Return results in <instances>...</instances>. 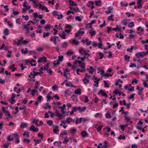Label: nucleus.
I'll use <instances>...</instances> for the list:
<instances>
[{
    "label": "nucleus",
    "mask_w": 148,
    "mask_h": 148,
    "mask_svg": "<svg viewBox=\"0 0 148 148\" xmlns=\"http://www.w3.org/2000/svg\"><path fill=\"white\" fill-rule=\"evenodd\" d=\"M72 120V119L71 117H68L66 120V121L69 124L71 121Z\"/></svg>",
    "instance_id": "29"
},
{
    "label": "nucleus",
    "mask_w": 148,
    "mask_h": 148,
    "mask_svg": "<svg viewBox=\"0 0 148 148\" xmlns=\"http://www.w3.org/2000/svg\"><path fill=\"white\" fill-rule=\"evenodd\" d=\"M106 117L107 118H110L111 117V116L110 112L107 113L106 114Z\"/></svg>",
    "instance_id": "30"
},
{
    "label": "nucleus",
    "mask_w": 148,
    "mask_h": 148,
    "mask_svg": "<svg viewBox=\"0 0 148 148\" xmlns=\"http://www.w3.org/2000/svg\"><path fill=\"white\" fill-rule=\"evenodd\" d=\"M82 119V118H80L79 119L78 118H77L75 121V123L77 124L81 123Z\"/></svg>",
    "instance_id": "17"
},
{
    "label": "nucleus",
    "mask_w": 148,
    "mask_h": 148,
    "mask_svg": "<svg viewBox=\"0 0 148 148\" xmlns=\"http://www.w3.org/2000/svg\"><path fill=\"white\" fill-rule=\"evenodd\" d=\"M49 63L46 64V65H45L44 67L43 68L42 67H41L40 69L42 71L45 70H47V69L49 67Z\"/></svg>",
    "instance_id": "8"
},
{
    "label": "nucleus",
    "mask_w": 148,
    "mask_h": 148,
    "mask_svg": "<svg viewBox=\"0 0 148 148\" xmlns=\"http://www.w3.org/2000/svg\"><path fill=\"white\" fill-rule=\"evenodd\" d=\"M100 93H101V95L102 96H104L105 97H107V95L106 94V93L104 92L103 90H101L98 93V94L99 95Z\"/></svg>",
    "instance_id": "7"
},
{
    "label": "nucleus",
    "mask_w": 148,
    "mask_h": 148,
    "mask_svg": "<svg viewBox=\"0 0 148 148\" xmlns=\"http://www.w3.org/2000/svg\"><path fill=\"white\" fill-rule=\"evenodd\" d=\"M121 43V42L120 41H118L116 44V45H117V48L118 49H120L122 46L121 45H120V46H119V44Z\"/></svg>",
    "instance_id": "44"
},
{
    "label": "nucleus",
    "mask_w": 148,
    "mask_h": 148,
    "mask_svg": "<svg viewBox=\"0 0 148 148\" xmlns=\"http://www.w3.org/2000/svg\"><path fill=\"white\" fill-rule=\"evenodd\" d=\"M81 135L83 137H85L86 136H88V134L85 131H82L81 132Z\"/></svg>",
    "instance_id": "14"
},
{
    "label": "nucleus",
    "mask_w": 148,
    "mask_h": 148,
    "mask_svg": "<svg viewBox=\"0 0 148 148\" xmlns=\"http://www.w3.org/2000/svg\"><path fill=\"white\" fill-rule=\"evenodd\" d=\"M73 52L71 51V50H69L66 52V54L67 55H73Z\"/></svg>",
    "instance_id": "54"
},
{
    "label": "nucleus",
    "mask_w": 148,
    "mask_h": 148,
    "mask_svg": "<svg viewBox=\"0 0 148 148\" xmlns=\"http://www.w3.org/2000/svg\"><path fill=\"white\" fill-rule=\"evenodd\" d=\"M9 33V31L7 28L5 29L4 30L3 34L5 36H7Z\"/></svg>",
    "instance_id": "19"
},
{
    "label": "nucleus",
    "mask_w": 148,
    "mask_h": 148,
    "mask_svg": "<svg viewBox=\"0 0 148 148\" xmlns=\"http://www.w3.org/2000/svg\"><path fill=\"white\" fill-rule=\"evenodd\" d=\"M41 59L44 62H46L47 58L45 57H42L41 58Z\"/></svg>",
    "instance_id": "61"
},
{
    "label": "nucleus",
    "mask_w": 148,
    "mask_h": 148,
    "mask_svg": "<svg viewBox=\"0 0 148 148\" xmlns=\"http://www.w3.org/2000/svg\"><path fill=\"white\" fill-rule=\"evenodd\" d=\"M58 36H54V37L53 42L55 45H56L57 44L56 42V39H58Z\"/></svg>",
    "instance_id": "35"
},
{
    "label": "nucleus",
    "mask_w": 148,
    "mask_h": 148,
    "mask_svg": "<svg viewBox=\"0 0 148 148\" xmlns=\"http://www.w3.org/2000/svg\"><path fill=\"white\" fill-rule=\"evenodd\" d=\"M85 50L82 48H80L79 49V52L81 53L82 55H83V53H84Z\"/></svg>",
    "instance_id": "26"
},
{
    "label": "nucleus",
    "mask_w": 148,
    "mask_h": 148,
    "mask_svg": "<svg viewBox=\"0 0 148 148\" xmlns=\"http://www.w3.org/2000/svg\"><path fill=\"white\" fill-rule=\"evenodd\" d=\"M62 34V35H61V38H62L64 39H65L66 38H65V36H66L65 33V32H63Z\"/></svg>",
    "instance_id": "56"
},
{
    "label": "nucleus",
    "mask_w": 148,
    "mask_h": 148,
    "mask_svg": "<svg viewBox=\"0 0 148 148\" xmlns=\"http://www.w3.org/2000/svg\"><path fill=\"white\" fill-rule=\"evenodd\" d=\"M129 67H136V64L135 63H131L130 64V65L129 66Z\"/></svg>",
    "instance_id": "53"
},
{
    "label": "nucleus",
    "mask_w": 148,
    "mask_h": 148,
    "mask_svg": "<svg viewBox=\"0 0 148 148\" xmlns=\"http://www.w3.org/2000/svg\"><path fill=\"white\" fill-rule=\"evenodd\" d=\"M58 88V86L56 85H54L52 87V89L54 90H55L56 89Z\"/></svg>",
    "instance_id": "62"
},
{
    "label": "nucleus",
    "mask_w": 148,
    "mask_h": 148,
    "mask_svg": "<svg viewBox=\"0 0 148 148\" xmlns=\"http://www.w3.org/2000/svg\"><path fill=\"white\" fill-rule=\"evenodd\" d=\"M121 23L123 25H126L127 24V18L124 19L121 21Z\"/></svg>",
    "instance_id": "9"
},
{
    "label": "nucleus",
    "mask_w": 148,
    "mask_h": 148,
    "mask_svg": "<svg viewBox=\"0 0 148 148\" xmlns=\"http://www.w3.org/2000/svg\"><path fill=\"white\" fill-rule=\"evenodd\" d=\"M144 54V52L142 51V52H139L136 53L135 55L136 57L137 58H143L144 56H145Z\"/></svg>",
    "instance_id": "1"
},
{
    "label": "nucleus",
    "mask_w": 148,
    "mask_h": 148,
    "mask_svg": "<svg viewBox=\"0 0 148 148\" xmlns=\"http://www.w3.org/2000/svg\"><path fill=\"white\" fill-rule=\"evenodd\" d=\"M68 45V43L66 42H64L63 45H62V47L63 48H66L67 47V46Z\"/></svg>",
    "instance_id": "46"
},
{
    "label": "nucleus",
    "mask_w": 148,
    "mask_h": 148,
    "mask_svg": "<svg viewBox=\"0 0 148 148\" xmlns=\"http://www.w3.org/2000/svg\"><path fill=\"white\" fill-rule=\"evenodd\" d=\"M89 33L90 34V35L91 37H92L94 35L96 34V32L95 31H93L92 32L91 31L89 32Z\"/></svg>",
    "instance_id": "42"
},
{
    "label": "nucleus",
    "mask_w": 148,
    "mask_h": 148,
    "mask_svg": "<svg viewBox=\"0 0 148 148\" xmlns=\"http://www.w3.org/2000/svg\"><path fill=\"white\" fill-rule=\"evenodd\" d=\"M71 43L73 44H74L76 45H77L79 44V42L76 40L74 39L72 40V42Z\"/></svg>",
    "instance_id": "25"
},
{
    "label": "nucleus",
    "mask_w": 148,
    "mask_h": 148,
    "mask_svg": "<svg viewBox=\"0 0 148 148\" xmlns=\"http://www.w3.org/2000/svg\"><path fill=\"white\" fill-rule=\"evenodd\" d=\"M103 82L104 83L105 87H106L107 88L109 87V86L108 84L105 80L103 81Z\"/></svg>",
    "instance_id": "60"
},
{
    "label": "nucleus",
    "mask_w": 148,
    "mask_h": 148,
    "mask_svg": "<svg viewBox=\"0 0 148 148\" xmlns=\"http://www.w3.org/2000/svg\"><path fill=\"white\" fill-rule=\"evenodd\" d=\"M38 4H39L40 7L39 8L40 9H41L42 10H45V8H46V7L45 6L43 5L42 6L40 3H38Z\"/></svg>",
    "instance_id": "31"
},
{
    "label": "nucleus",
    "mask_w": 148,
    "mask_h": 148,
    "mask_svg": "<svg viewBox=\"0 0 148 148\" xmlns=\"http://www.w3.org/2000/svg\"><path fill=\"white\" fill-rule=\"evenodd\" d=\"M77 108V110H79L80 112L84 111L86 109V108L85 106H84L83 108L78 106Z\"/></svg>",
    "instance_id": "5"
},
{
    "label": "nucleus",
    "mask_w": 148,
    "mask_h": 148,
    "mask_svg": "<svg viewBox=\"0 0 148 148\" xmlns=\"http://www.w3.org/2000/svg\"><path fill=\"white\" fill-rule=\"evenodd\" d=\"M23 40V38H22L21 39L18 40V43H16V44H17L18 46H19L21 42H22V40Z\"/></svg>",
    "instance_id": "38"
},
{
    "label": "nucleus",
    "mask_w": 148,
    "mask_h": 148,
    "mask_svg": "<svg viewBox=\"0 0 148 148\" xmlns=\"http://www.w3.org/2000/svg\"><path fill=\"white\" fill-rule=\"evenodd\" d=\"M42 98V97L41 95L39 96L38 97V101L39 102H40L41 101V99Z\"/></svg>",
    "instance_id": "63"
},
{
    "label": "nucleus",
    "mask_w": 148,
    "mask_h": 148,
    "mask_svg": "<svg viewBox=\"0 0 148 148\" xmlns=\"http://www.w3.org/2000/svg\"><path fill=\"white\" fill-rule=\"evenodd\" d=\"M8 100L9 101H10L11 104H13L14 103H15L16 101V100L15 99H10Z\"/></svg>",
    "instance_id": "40"
},
{
    "label": "nucleus",
    "mask_w": 148,
    "mask_h": 148,
    "mask_svg": "<svg viewBox=\"0 0 148 148\" xmlns=\"http://www.w3.org/2000/svg\"><path fill=\"white\" fill-rule=\"evenodd\" d=\"M34 141L35 142L34 145L35 146L37 144L40 143L41 142V140L39 139H34Z\"/></svg>",
    "instance_id": "16"
},
{
    "label": "nucleus",
    "mask_w": 148,
    "mask_h": 148,
    "mask_svg": "<svg viewBox=\"0 0 148 148\" xmlns=\"http://www.w3.org/2000/svg\"><path fill=\"white\" fill-rule=\"evenodd\" d=\"M28 76L30 77L33 78H34L35 77V74H34L33 73H31L29 75H28Z\"/></svg>",
    "instance_id": "41"
},
{
    "label": "nucleus",
    "mask_w": 148,
    "mask_h": 148,
    "mask_svg": "<svg viewBox=\"0 0 148 148\" xmlns=\"http://www.w3.org/2000/svg\"><path fill=\"white\" fill-rule=\"evenodd\" d=\"M104 145L102 146L101 147L102 148H108V146H107V143L106 141L105 140L104 142Z\"/></svg>",
    "instance_id": "24"
},
{
    "label": "nucleus",
    "mask_w": 148,
    "mask_h": 148,
    "mask_svg": "<svg viewBox=\"0 0 148 148\" xmlns=\"http://www.w3.org/2000/svg\"><path fill=\"white\" fill-rule=\"evenodd\" d=\"M66 108V105L65 104H64L63 105V107H62L61 106H59L58 107V108L59 109H62V111H61V112L63 113H65V112L64 111L65 110Z\"/></svg>",
    "instance_id": "10"
},
{
    "label": "nucleus",
    "mask_w": 148,
    "mask_h": 148,
    "mask_svg": "<svg viewBox=\"0 0 148 148\" xmlns=\"http://www.w3.org/2000/svg\"><path fill=\"white\" fill-rule=\"evenodd\" d=\"M37 92V91L36 90H32L31 92L32 93L31 94L33 96H34V94L35 92Z\"/></svg>",
    "instance_id": "52"
},
{
    "label": "nucleus",
    "mask_w": 148,
    "mask_h": 148,
    "mask_svg": "<svg viewBox=\"0 0 148 148\" xmlns=\"http://www.w3.org/2000/svg\"><path fill=\"white\" fill-rule=\"evenodd\" d=\"M83 82L85 84H87V83L89 82V80L87 79L86 77L82 80Z\"/></svg>",
    "instance_id": "21"
},
{
    "label": "nucleus",
    "mask_w": 148,
    "mask_h": 148,
    "mask_svg": "<svg viewBox=\"0 0 148 148\" xmlns=\"http://www.w3.org/2000/svg\"><path fill=\"white\" fill-rule=\"evenodd\" d=\"M43 35L42 36V37L43 38H45L46 37L48 36L50 33H49V32L46 33L45 32H43Z\"/></svg>",
    "instance_id": "18"
},
{
    "label": "nucleus",
    "mask_w": 148,
    "mask_h": 148,
    "mask_svg": "<svg viewBox=\"0 0 148 148\" xmlns=\"http://www.w3.org/2000/svg\"><path fill=\"white\" fill-rule=\"evenodd\" d=\"M74 92L75 94L78 95H80L81 93V90L80 88H78L76 90H75L74 91Z\"/></svg>",
    "instance_id": "12"
},
{
    "label": "nucleus",
    "mask_w": 148,
    "mask_h": 148,
    "mask_svg": "<svg viewBox=\"0 0 148 148\" xmlns=\"http://www.w3.org/2000/svg\"><path fill=\"white\" fill-rule=\"evenodd\" d=\"M143 81H144L143 84L144 86L146 88H148V84L147 83L145 80H143Z\"/></svg>",
    "instance_id": "49"
},
{
    "label": "nucleus",
    "mask_w": 148,
    "mask_h": 148,
    "mask_svg": "<svg viewBox=\"0 0 148 148\" xmlns=\"http://www.w3.org/2000/svg\"><path fill=\"white\" fill-rule=\"evenodd\" d=\"M21 53H24L26 54L28 53V51L27 50V48H25V50L24 49H21Z\"/></svg>",
    "instance_id": "20"
},
{
    "label": "nucleus",
    "mask_w": 148,
    "mask_h": 148,
    "mask_svg": "<svg viewBox=\"0 0 148 148\" xmlns=\"http://www.w3.org/2000/svg\"><path fill=\"white\" fill-rule=\"evenodd\" d=\"M144 66H143L142 67H144V68L148 69V63H144Z\"/></svg>",
    "instance_id": "32"
},
{
    "label": "nucleus",
    "mask_w": 148,
    "mask_h": 148,
    "mask_svg": "<svg viewBox=\"0 0 148 148\" xmlns=\"http://www.w3.org/2000/svg\"><path fill=\"white\" fill-rule=\"evenodd\" d=\"M135 95V94H134L131 95L130 97H128V99H133L134 97V96Z\"/></svg>",
    "instance_id": "59"
},
{
    "label": "nucleus",
    "mask_w": 148,
    "mask_h": 148,
    "mask_svg": "<svg viewBox=\"0 0 148 148\" xmlns=\"http://www.w3.org/2000/svg\"><path fill=\"white\" fill-rule=\"evenodd\" d=\"M5 115L6 116L7 115L9 117V118H10V119H11L12 117V116L11 115L9 112L8 111L6 112H5Z\"/></svg>",
    "instance_id": "23"
},
{
    "label": "nucleus",
    "mask_w": 148,
    "mask_h": 148,
    "mask_svg": "<svg viewBox=\"0 0 148 148\" xmlns=\"http://www.w3.org/2000/svg\"><path fill=\"white\" fill-rule=\"evenodd\" d=\"M55 113L57 114V116L60 120H61L62 119L63 115L61 114L57 109H56Z\"/></svg>",
    "instance_id": "3"
},
{
    "label": "nucleus",
    "mask_w": 148,
    "mask_h": 148,
    "mask_svg": "<svg viewBox=\"0 0 148 148\" xmlns=\"http://www.w3.org/2000/svg\"><path fill=\"white\" fill-rule=\"evenodd\" d=\"M124 58H125V61L128 62L130 60V57L129 56H127V55H126L124 56Z\"/></svg>",
    "instance_id": "27"
},
{
    "label": "nucleus",
    "mask_w": 148,
    "mask_h": 148,
    "mask_svg": "<svg viewBox=\"0 0 148 148\" xmlns=\"http://www.w3.org/2000/svg\"><path fill=\"white\" fill-rule=\"evenodd\" d=\"M118 139L119 140H121L122 139L125 140V136H123L122 135H120L118 137Z\"/></svg>",
    "instance_id": "28"
},
{
    "label": "nucleus",
    "mask_w": 148,
    "mask_h": 148,
    "mask_svg": "<svg viewBox=\"0 0 148 148\" xmlns=\"http://www.w3.org/2000/svg\"><path fill=\"white\" fill-rule=\"evenodd\" d=\"M76 130V129L72 128L71 130V132L72 134H74Z\"/></svg>",
    "instance_id": "51"
},
{
    "label": "nucleus",
    "mask_w": 148,
    "mask_h": 148,
    "mask_svg": "<svg viewBox=\"0 0 148 148\" xmlns=\"http://www.w3.org/2000/svg\"><path fill=\"white\" fill-rule=\"evenodd\" d=\"M29 130L33 132H38V127L35 128L34 126L32 125L30 127Z\"/></svg>",
    "instance_id": "2"
},
{
    "label": "nucleus",
    "mask_w": 148,
    "mask_h": 148,
    "mask_svg": "<svg viewBox=\"0 0 148 148\" xmlns=\"http://www.w3.org/2000/svg\"><path fill=\"white\" fill-rule=\"evenodd\" d=\"M79 65L80 66V67L82 69H84L85 66V64L83 62H82V63L81 64H79Z\"/></svg>",
    "instance_id": "33"
},
{
    "label": "nucleus",
    "mask_w": 148,
    "mask_h": 148,
    "mask_svg": "<svg viewBox=\"0 0 148 148\" xmlns=\"http://www.w3.org/2000/svg\"><path fill=\"white\" fill-rule=\"evenodd\" d=\"M38 82V81H37L35 83V88L36 89H37L38 88V86L39 84Z\"/></svg>",
    "instance_id": "57"
},
{
    "label": "nucleus",
    "mask_w": 148,
    "mask_h": 148,
    "mask_svg": "<svg viewBox=\"0 0 148 148\" xmlns=\"http://www.w3.org/2000/svg\"><path fill=\"white\" fill-rule=\"evenodd\" d=\"M77 63H78L79 64H81L82 63V61L78 60H75L73 62V64L75 65L77 64Z\"/></svg>",
    "instance_id": "48"
},
{
    "label": "nucleus",
    "mask_w": 148,
    "mask_h": 148,
    "mask_svg": "<svg viewBox=\"0 0 148 148\" xmlns=\"http://www.w3.org/2000/svg\"><path fill=\"white\" fill-rule=\"evenodd\" d=\"M96 22V21L95 20H93L92 21L89 23L87 24L86 25V26H87L88 25H90L89 26V27L90 28H92V25L93 24L95 23Z\"/></svg>",
    "instance_id": "13"
},
{
    "label": "nucleus",
    "mask_w": 148,
    "mask_h": 148,
    "mask_svg": "<svg viewBox=\"0 0 148 148\" xmlns=\"http://www.w3.org/2000/svg\"><path fill=\"white\" fill-rule=\"evenodd\" d=\"M13 14H14L15 15H16L18 14L19 13V12L18 11H13L12 12Z\"/></svg>",
    "instance_id": "64"
},
{
    "label": "nucleus",
    "mask_w": 148,
    "mask_h": 148,
    "mask_svg": "<svg viewBox=\"0 0 148 148\" xmlns=\"http://www.w3.org/2000/svg\"><path fill=\"white\" fill-rule=\"evenodd\" d=\"M58 60L57 61H62L63 59V56H59L58 57Z\"/></svg>",
    "instance_id": "37"
},
{
    "label": "nucleus",
    "mask_w": 148,
    "mask_h": 148,
    "mask_svg": "<svg viewBox=\"0 0 148 148\" xmlns=\"http://www.w3.org/2000/svg\"><path fill=\"white\" fill-rule=\"evenodd\" d=\"M21 28L23 30L25 29L27 31L26 34H28V23L23 25L21 27Z\"/></svg>",
    "instance_id": "6"
},
{
    "label": "nucleus",
    "mask_w": 148,
    "mask_h": 148,
    "mask_svg": "<svg viewBox=\"0 0 148 148\" xmlns=\"http://www.w3.org/2000/svg\"><path fill=\"white\" fill-rule=\"evenodd\" d=\"M134 25V23L133 22H132L129 24L128 27H129L130 28H132L133 27Z\"/></svg>",
    "instance_id": "34"
},
{
    "label": "nucleus",
    "mask_w": 148,
    "mask_h": 148,
    "mask_svg": "<svg viewBox=\"0 0 148 148\" xmlns=\"http://www.w3.org/2000/svg\"><path fill=\"white\" fill-rule=\"evenodd\" d=\"M81 29L79 30L77 33H75V36L78 37L80 35V34L83 35L84 34V32L83 31H81Z\"/></svg>",
    "instance_id": "4"
},
{
    "label": "nucleus",
    "mask_w": 148,
    "mask_h": 148,
    "mask_svg": "<svg viewBox=\"0 0 148 148\" xmlns=\"http://www.w3.org/2000/svg\"><path fill=\"white\" fill-rule=\"evenodd\" d=\"M56 15L58 16V17L57 18V19H61L63 17V16L62 14H61L60 15L57 14Z\"/></svg>",
    "instance_id": "39"
},
{
    "label": "nucleus",
    "mask_w": 148,
    "mask_h": 148,
    "mask_svg": "<svg viewBox=\"0 0 148 148\" xmlns=\"http://www.w3.org/2000/svg\"><path fill=\"white\" fill-rule=\"evenodd\" d=\"M51 25L50 24H47L46 25L45 27V29H50Z\"/></svg>",
    "instance_id": "43"
},
{
    "label": "nucleus",
    "mask_w": 148,
    "mask_h": 148,
    "mask_svg": "<svg viewBox=\"0 0 148 148\" xmlns=\"http://www.w3.org/2000/svg\"><path fill=\"white\" fill-rule=\"evenodd\" d=\"M76 20L78 21L79 22H81L82 21L81 19L79 16H76L75 17Z\"/></svg>",
    "instance_id": "58"
},
{
    "label": "nucleus",
    "mask_w": 148,
    "mask_h": 148,
    "mask_svg": "<svg viewBox=\"0 0 148 148\" xmlns=\"http://www.w3.org/2000/svg\"><path fill=\"white\" fill-rule=\"evenodd\" d=\"M137 89L140 93H141L143 90V88L142 87H139L138 86H137Z\"/></svg>",
    "instance_id": "22"
},
{
    "label": "nucleus",
    "mask_w": 148,
    "mask_h": 148,
    "mask_svg": "<svg viewBox=\"0 0 148 148\" xmlns=\"http://www.w3.org/2000/svg\"><path fill=\"white\" fill-rule=\"evenodd\" d=\"M102 127V125H100L97 128V130L98 132H99L101 131Z\"/></svg>",
    "instance_id": "55"
},
{
    "label": "nucleus",
    "mask_w": 148,
    "mask_h": 148,
    "mask_svg": "<svg viewBox=\"0 0 148 148\" xmlns=\"http://www.w3.org/2000/svg\"><path fill=\"white\" fill-rule=\"evenodd\" d=\"M47 123L49 125L51 126L53 123V122L52 120H49L47 121Z\"/></svg>",
    "instance_id": "50"
},
{
    "label": "nucleus",
    "mask_w": 148,
    "mask_h": 148,
    "mask_svg": "<svg viewBox=\"0 0 148 148\" xmlns=\"http://www.w3.org/2000/svg\"><path fill=\"white\" fill-rule=\"evenodd\" d=\"M11 136H8L7 138V139L8 141H12L13 140V138L12 137V138H11Z\"/></svg>",
    "instance_id": "47"
},
{
    "label": "nucleus",
    "mask_w": 148,
    "mask_h": 148,
    "mask_svg": "<svg viewBox=\"0 0 148 148\" xmlns=\"http://www.w3.org/2000/svg\"><path fill=\"white\" fill-rule=\"evenodd\" d=\"M90 69L91 70V71H89V73H90L92 74L93 73L94 71V69L92 66H90Z\"/></svg>",
    "instance_id": "45"
},
{
    "label": "nucleus",
    "mask_w": 148,
    "mask_h": 148,
    "mask_svg": "<svg viewBox=\"0 0 148 148\" xmlns=\"http://www.w3.org/2000/svg\"><path fill=\"white\" fill-rule=\"evenodd\" d=\"M97 53L100 55V57H99V59H101L103 58V57H104L103 55L102 54V53L101 52H98Z\"/></svg>",
    "instance_id": "36"
},
{
    "label": "nucleus",
    "mask_w": 148,
    "mask_h": 148,
    "mask_svg": "<svg viewBox=\"0 0 148 148\" xmlns=\"http://www.w3.org/2000/svg\"><path fill=\"white\" fill-rule=\"evenodd\" d=\"M27 126V124L26 123H25L24 122H22L20 125L21 128H24L26 127Z\"/></svg>",
    "instance_id": "11"
},
{
    "label": "nucleus",
    "mask_w": 148,
    "mask_h": 148,
    "mask_svg": "<svg viewBox=\"0 0 148 148\" xmlns=\"http://www.w3.org/2000/svg\"><path fill=\"white\" fill-rule=\"evenodd\" d=\"M71 98L72 100L73 101L76 100V101H78L76 95H73L71 97Z\"/></svg>",
    "instance_id": "15"
}]
</instances>
